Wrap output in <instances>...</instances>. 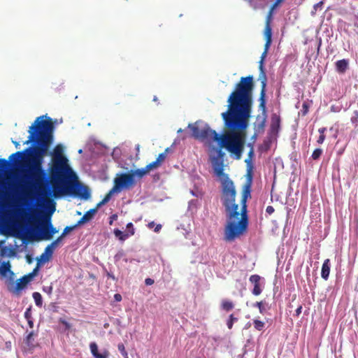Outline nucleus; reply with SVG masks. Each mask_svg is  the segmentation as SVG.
Wrapping results in <instances>:
<instances>
[{"instance_id":"44","label":"nucleus","mask_w":358,"mask_h":358,"mask_svg":"<svg viewBox=\"0 0 358 358\" xmlns=\"http://www.w3.org/2000/svg\"><path fill=\"white\" fill-rule=\"evenodd\" d=\"M127 229H129V236H132L135 233V231H134V225L131 222H129L127 224Z\"/></svg>"},{"instance_id":"15","label":"nucleus","mask_w":358,"mask_h":358,"mask_svg":"<svg viewBox=\"0 0 358 358\" xmlns=\"http://www.w3.org/2000/svg\"><path fill=\"white\" fill-rule=\"evenodd\" d=\"M96 211V208L90 209V210L87 211L84 215L78 221L77 224L79 226L92 220Z\"/></svg>"},{"instance_id":"13","label":"nucleus","mask_w":358,"mask_h":358,"mask_svg":"<svg viewBox=\"0 0 358 358\" xmlns=\"http://www.w3.org/2000/svg\"><path fill=\"white\" fill-rule=\"evenodd\" d=\"M10 267L9 262H3L0 266V275L6 277L9 273L10 275V279H11L14 275V273L10 270Z\"/></svg>"},{"instance_id":"60","label":"nucleus","mask_w":358,"mask_h":358,"mask_svg":"<svg viewBox=\"0 0 358 358\" xmlns=\"http://www.w3.org/2000/svg\"><path fill=\"white\" fill-rule=\"evenodd\" d=\"M27 257L28 262L31 263V258L29 256H27Z\"/></svg>"},{"instance_id":"51","label":"nucleus","mask_w":358,"mask_h":358,"mask_svg":"<svg viewBox=\"0 0 358 358\" xmlns=\"http://www.w3.org/2000/svg\"><path fill=\"white\" fill-rule=\"evenodd\" d=\"M114 299H115V301H117V302H120V301H122V299L121 294H115L114 295Z\"/></svg>"},{"instance_id":"24","label":"nucleus","mask_w":358,"mask_h":358,"mask_svg":"<svg viewBox=\"0 0 358 358\" xmlns=\"http://www.w3.org/2000/svg\"><path fill=\"white\" fill-rule=\"evenodd\" d=\"M254 156V150H253V148L252 147L249 153H248V158H247L245 160V162L247 163V164L248 165L249 168L248 169V171H247V179H248V171H251V174L252 175V164H251V162H252V158ZM248 180H246L247 181Z\"/></svg>"},{"instance_id":"46","label":"nucleus","mask_w":358,"mask_h":358,"mask_svg":"<svg viewBox=\"0 0 358 358\" xmlns=\"http://www.w3.org/2000/svg\"><path fill=\"white\" fill-rule=\"evenodd\" d=\"M63 237L62 236H59L56 240L52 241L50 244L52 245L53 248H56L59 243L62 240Z\"/></svg>"},{"instance_id":"50","label":"nucleus","mask_w":358,"mask_h":358,"mask_svg":"<svg viewBox=\"0 0 358 358\" xmlns=\"http://www.w3.org/2000/svg\"><path fill=\"white\" fill-rule=\"evenodd\" d=\"M274 210V208L272 206H268L266 208V212L269 215H271Z\"/></svg>"},{"instance_id":"22","label":"nucleus","mask_w":358,"mask_h":358,"mask_svg":"<svg viewBox=\"0 0 358 358\" xmlns=\"http://www.w3.org/2000/svg\"><path fill=\"white\" fill-rule=\"evenodd\" d=\"M234 308V304L231 301L224 299L221 302V308L227 312L231 310Z\"/></svg>"},{"instance_id":"25","label":"nucleus","mask_w":358,"mask_h":358,"mask_svg":"<svg viewBox=\"0 0 358 358\" xmlns=\"http://www.w3.org/2000/svg\"><path fill=\"white\" fill-rule=\"evenodd\" d=\"M259 107L260 109L262 110L263 114L264 115V117L262 118L261 122L259 123V124H258V128L262 129H264V127L265 126V123H266V103H259Z\"/></svg>"},{"instance_id":"31","label":"nucleus","mask_w":358,"mask_h":358,"mask_svg":"<svg viewBox=\"0 0 358 358\" xmlns=\"http://www.w3.org/2000/svg\"><path fill=\"white\" fill-rule=\"evenodd\" d=\"M50 258L51 257H50L49 256L46 255V254H45L43 252V254L41 255L39 258H37V265L36 266H38V268H39L41 264H43L45 262H48Z\"/></svg>"},{"instance_id":"7","label":"nucleus","mask_w":358,"mask_h":358,"mask_svg":"<svg viewBox=\"0 0 358 358\" xmlns=\"http://www.w3.org/2000/svg\"><path fill=\"white\" fill-rule=\"evenodd\" d=\"M27 284L24 282L22 278H20L17 280L16 283L13 282V278L9 280L8 290L12 293L18 295L20 291L26 287Z\"/></svg>"},{"instance_id":"49","label":"nucleus","mask_w":358,"mask_h":358,"mask_svg":"<svg viewBox=\"0 0 358 358\" xmlns=\"http://www.w3.org/2000/svg\"><path fill=\"white\" fill-rule=\"evenodd\" d=\"M323 3H324V2H323L322 1H320V2H318V3H315V4L314 5V6H313V9H314V10H315V11H317V10L318 8H322V5H323Z\"/></svg>"},{"instance_id":"53","label":"nucleus","mask_w":358,"mask_h":358,"mask_svg":"<svg viewBox=\"0 0 358 358\" xmlns=\"http://www.w3.org/2000/svg\"><path fill=\"white\" fill-rule=\"evenodd\" d=\"M301 310H302V306H300L296 310V315L299 316L301 313Z\"/></svg>"},{"instance_id":"26","label":"nucleus","mask_w":358,"mask_h":358,"mask_svg":"<svg viewBox=\"0 0 358 358\" xmlns=\"http://www.w3.org/2000/svg\"><path fill=\"white\" fill-rule=\"evenodd\" d=\"M149 172L146 167L143 169H138L135 171H131V172H130L131 174H134V178L135 177V176H136L139 178H143L145 175H146Z\"/></svg>"},{"instance_id":"38","label":"nucleus","mask_w":358,"mask_h":358,"mask_svg":"<svg viewBox=\"0 0 358 358\" xmlns=\"http://www.w3.org/2000/svg\"><path fill=\"white\" fill-rule=\"evenodd\" d=\"M322 154V150L320 148H317L313 152L311 157L313 159L317 160L321 157Z\"/></svg>"},{"instance_id":"43","label":"nucleus","mask_w":358,"mask_h":358,"mask_svg":"<svg viewBox=\"0 0 358 358\" xmlns=\"http://www.w3.org/2000/svg\"><path fill=\"white\" fill-rule=\"evenodd\" d=\"M24 317L26 320L32 319L31 316V307L27 308V310L24 312Z\"/></svg>"},{"instance_id":"62","label":"nucleus","mask_w":358,"mask_h":358,"mask_svg":"<svg viewBox=\"0 0 358 358\" xmlns=\"http://www.w3.org/2000/svg\"><path fill=\"white\" fill-rule=\"evenodd\" d=\"M182 129H179L178 130V133H180V132H182Z\"/></svg>"},{"instance_id":"61","label":"nucleus","mask_w":358,"mask_h":358,"mask_svg":"<svg viewBox=\"0 0 358 358\" xmlns=\"http://www.w3.org/2000/svg\"><path fill=\"white\" fill-rule=\"evenodd\" d=\"M303 108L304 109H306V110H307V108H308V106H307V105H306V104H305V103H304V104L303 105Z\"/></svg>"},{"instance_id":"29","label":"nucleus","mask_w":358,"mask_h":358,"mask_svg":"<svg viewBox=\"0 0 358 358\" xmlns=\"http://www.w3.org/2000/svg\"><path fill=\"white\" fill-rule=\"evenodd\" d=\"M35 303L38 307H41L43 304L42 296L39 292H35L32 294Z\"/></svg>"},{"instance_id":"21","label":"nucleus","mask_w":358,"mask_h":358,"mask_svg":"<svg viewBox=\"0 0 358 358\" xmlns=\"http://www.w3.org/2000/svg\"><path fill=\"white\" fill-rule=\"evenodd\" d=\"M38 272V266H36L31 273L22 276V278L26 284H28L37 275Z\"/></svg>"},{"instance_id":"28","label":"nucleus","mask_w":358,"mask_h":358,"mask_svg":"<svg viewBox=\"0 0 358 358\" xmlns=\"http://www.w3.org/2000/svg\"><path fill=\"white\" fill-rule=\"evenodd\" d=\"M114 234L116 237H117L122 241H125L129 236V234L124 233L118 229H115L114 230Z\"/></svg>"},{"instance_id":"23","label":"nucleus","mask_w":358,"mask_h":358,"mask_svg":"<svg viewBox=\"0 0 358 358\" xmlns=\"http://www.w3.org/2000/svg\"><path fill=\"white\" fill-rule=\"evenodd\" d=\"M282 1V0H275V1L271 6L267 15L266 17V20L272 22L273 20V10H275V8L278 6V5Z\"/></svg>"},{"instance_id":"17","label":"nucleus","mask_w":358,"mask_h":358,"mask_svg":"<svg viewBox=\"0 0 358 358\" xmlns=\"http://www.w3.org/2000/svg\"><path fill=\"white\" fill-rule=\"evenodd\" d=\"M41 238L43 240H50L52 238L50 227L47 222L44 223L41 228Z\"/></svg>"},{"instance_id":"19","label":"nucleus","mask_w":358,"mask_h":358,"mask_svg":"<svg viewBox=\"0 0 358 358\" xmlns=\"http://www.w3.org/2000/svg\"><path fill=\"white\" fill-rule=\"evenodd\" d=\"M336 68L338 72L344 73L348 68V61L347 59H341L336 62Z\"/></svg>"},{"instance_id":"57","label":"nucleus","mask_w":358,"mask_h":358,"mask_svg":"<svg viewBox=\"0 0 358 358\" xmlns=\"http://www.w3.org/2000/svg\"><path fill=\"white\" fill-rule=\"evenodd\" d=\"M155 224L154 222H150L148 223V228L152 229V227H155Z\"/></svg>"},{"instance_id":"8","label":"nucleus","mask_w":358,"mask_h":358,"mask_svg":"<svg viewBox=\"0 0 358 358\" xmlns=\"http://www.w3.org/2000/svg\"><path fill=\"white\" fill-rule=\"evenodd\" d=\"M260 280L261 277L257 274L252 275L249 278V281L254 286L252 290V293L255 296L259 295L262 292V289L260 286Z\"/></svg>"},{"instance_id":"39","label":"nucleus","mask_w":358,"mask_h":358,"mask_svg":"<svg viewBox=\"0 0 358 358\" xmlns=\"http://www.w3.org/2000/svg\"><path fill=\"white\" fill-rule=\"evenodd\" d=\"M118 350L120 352L122 355L124 357V358H128V353L127 350H125V347L123 343H119L117 345Z\"/></svg>"},{"instance_id":"63","label":"nucleus","mask_w":358,"mask_h":358,"mask_svg":"<svg viewBox=\"0 0 358 358\" xmlns=\"http://www.w3.org/2000/svg\"><path fill=\"white\" fill-rule=\"evenodd\" d=\"M137 150L138 151L139 150V145H137Z\"/></svg>"},{"instance_id":"55","label":"nucleus","mask_w":358,"mask_h":358,"mask_svg":"<svg viewBox=\"0 0 358 358\" xmlns=\"http://www.w3.org/2000/svg\"><path fill=\"white\" fill-rule=\"evenodd\" d=\"M161 229H162V225L159 224L155 226L154 231L155 232H159L161 230Z\"/></svg>"},{"instance_id":"2","label":"nucleus","mask_w":358,"mask_h":358,"mask_svg":"<svg viewBox=\"0 0 358 358\" xmlns=\"http://www.w3.org/2000/svg\"><path fill=\"white\" fill-rule=\"evenodd\" d=\"M252 174L248 171V179L244 183L241 192V213L235 203L236 192L234 182L226 177L222 181V203L227 213L229 221L224 228V239L233 241L243 234L248 229V216L247 201L251 198Z\"/></svg>"},{"instance_id":"36","label":"nucleus","mask_w":358,"mask_h":358,"mask_svg":"<svg viewBox=\"0 0 358 358\" xmlns=\"http://www.w3.org/2000/svg\"><path fill=\"white\" fill-rule=\"evenodd\" d=\"M78 225L77 223L73 226H67L64 228L63 232L62 233L61 236L62 237H64L66 234H68L71 231L74 230Z\"/></svg>"},{"instance_id":"18","label":"nucleus","mask_w":358,"mask_h":358,"mask_svg":"<svg viewBox=\"0 0 358 358\" xmlns=\"http://www.w3.org/2000/svg\"><path fill=\"white\" fill-rule=\"evenodd\" d=\"M261 80V92L259 96V103H266V87L267 78H259Z\"/></svg>"},{"instance_id":"20","label":"nucleus","mask_w":358,"mask_h":358,"mask_svg":"<svg viewBox=\"0 0 358 358\" xmlns=\"http://www.w3.org/2000/svg\"><path fill=\"white\" fill-rule=\"evenodd\" d=\"M16 255L15 250L14 248H10L7 246H3L0 248V256L1 257H13Z\"/></svg>"},{"instance_id":"59","label":"nucleus","mask_w":358,"mask_h":358,"mask_svg":"<svg viewBox=\"0 0 358 358\" xmlns=\"http://www.w3.org/2000/svg\"><path fill=\"white\" fill-rule=\"evenodd\" d=\"M13 144L15 145V148H18L20 145V143L17 141H13Z\"/></svg>"},{"instance_id":"6","label":"nucleus","mask_w":358,"mask_h":358,"mask_svg":"<svg viewBox=\"0 0 358 358\" xmlns=\"http://www.w3.org/2000/svg\"><path fill=\"white\" fill-rule=\"evenodd\" d=\"M66 179H63L60 184L64 186H67L69 192L67 194H74L83 199H88L90 197V191L87 186L83 185L78 182L76 183V186L71 185L70 182H65ZM66 195V194H65Z\"/></svg>"},{"instance_id":"48","label":"nucleus","mask_w":358,"mask_h":358,"mask_svg":"<svg viewBox=\"0 0 358 358\" xmlns=\"http://www.w3.org/2000/svg\"><path fill=\"white\" fill-rule=\"evenodd\" d=\"M53 288L52 286L45 287H43V291L46 292L48 295H51L52 293Z\"/></svg>"},{"instance_id":"45","label":"nucleus","mask_w":358,"mask_h":358,"mask_svg":"<svg viewBox=\"0 0 358 358\" xmlns=\"http://www.w3.org/2000/svg\"><path fill=\"white\" fill-rule=\"evenodd\" d=\"M351 122L352 123H357L358 122V111L355 110L353 113V115L351 117Z\"/></svg>"},{"instance_id":"11","label":"nucleus","mask_w":358,"mask_h":358,"mask_svg":"<svg viewBox=\"0 0 358 358\" xmlns=\"http://www.w3.org/2000/svg\"><path fill=\"white\" fill-rule=\"evenodd\" d=\"M91 353L94 358H108L109 352L108 350H104L102 353L98 351V346L96 343H91L90 345Z\"/></svg>"},{"instance_id":"1","label":"nucleus","mask_w":358,"mask_h":358,"mask_svg":"<svg viewBox=\"0 0 358 358\" xmlns=\"http://www.w3.org/2000/svg\"><path fill=\"white\" fill-rule=\"evenodd\" d=\"M253 78L252 76L242 77L236 84L234 91L228 98V110L222 113L225 127L229 131L220 135L205 124L199 127L198 122L189 124L188 127L192 131V136L200 141L209 143L221 140L220 147L225 148L230 153L239 159L243 149V139L240 132L245 129L248 124L252 108V91Z\"/></svg>"},{"instance_id":"10","label":"nucleus","mask_w":358,"mask_h":358,"mask_svg":"<svg viewBox=\"0 0 358 358\" xmlns=\"http://www.w3.org/2000/svg\"><path fill=\"white\" fill-rule=\"evenodd\" d=\"M264 36L266 40L264 45H271L272 43L271 22L266 20L264 30Z\"/></svg>"},{"instance_id":"58","label":"nucleus","mask_w":358,"mask_h":358,"mask_svg":"<svg viewBox=\"0 0 358 358\" xmlns=\"http://www.w3.org/2000/svg\"><path fill=\"white\" fill-rule=\"evenodd\" d=\"M106 203V202H103V200H102L101 201H100L98 204H97V207H100L101 206L103 205Z\"/></svg>"},{"instance_id":"3","label":"nucleus","mask_w":358,"mask_h":358,"mask_svg":"<svg viewBox=\"0 0 358 358\" xmlns=\"http://www.w3.org/2000/svg\"><path fill=\"white\" fill-rule=\"evenodd\" d=\"M63 147L62 145H57L53 151L52 164L50 167V174L52 178V195L57 198L62 194L69 192L67 186L60 184L63 179L66 178V175L71 171L68 165L67 159L63 156Z\"/></svg>"},{"instance_id":"40","label":"nucleus","mask_w":358,"mask_h":358,"mask_svg":"<svg viewBox=\"0 0 358 358\" xmlns=\"http://www.w3.org/2000/svg\"><path fill=\"white\" fill-rule=\"evenodd\" d=\"M54 250L55 248H53L52 245L50 244L45 248L44 253L46 254V255L51 257L53 254Z\"/></svg>"},{"instance_id":"16","label":"nucleus","mask_w":358,"mask_h":358,"mask_svg":"<svg viewBox=\"0 0 358 358\" xmlns=\"http://www.w3.org/2000/svg\"><path fill=\"white\" fill-rule=\"evenodd\" d=\"M329 273H330V260L329 259H327L324 261L322 266V271H321L322 278L327 280L329 278Z\"/></svg>"},{"instance_id":"5","label":"nucleus","mask_w":358,"mask_h":358,"mask_svg":"<svg viewBox=\"0 0 358 358\" xmlns=\"http://www.w3.org/2000/svg\"><path fill=\"white\" fill-rule=\"evenodd\" d=\"M135 185L134 174L130 173H120L114 180L113 191L120 192L122 189H129Z\"/></svg>"},{"instance_id":"32","label":"nucleus","mask_w":358,"mask_h":358,"mask_svg":"<svg viewBox=\"0 0 358 358\" xmlns=\"http://www.w3.org/2000/svg\"><path fill=\"white\" fill-rule=\"evenodd\" d=\"M238 321V318L234 317V314H231L229 316V319L227 321V326L229 329H231L235 322Z\"/></svg>"},{"instance_id":"54","label":"nucleus","mask_w":358,"mask_h":358,"mask_svg":"<svg viewBox=\"0 0 358 358\" xmlns=\"http://www.w3.org/2000/svg\"><path fill=\"white\" fill-rule=\"evenodd\" d=\"M27 320V322H28V325L29 326L30 328H33L34 327V321H33V318L32 319H29V320Z\"/></svg>"},{"instance_id":"4","label":"nucleus","mask_w":358,"mask_h":358,"mask_svg":"<svg viewBox=\"0 0 358 358\" xmlns=\"http://www.w3.org/2000/svg\"><path fill=\"white\" fill-rule=\"evenodd\" d=\"M220 141L221 140L216 141L218 143V148H215V150L217 153L216 156H214L211 158V162L213 166L214 171L215 174L219 177H222V182L223 180L227 177V174L224 173V164H223V158L224 157V152L222 150L223 148L220 147Z\"/></svg>"},{"instance_id":"41","label":"nucleus","mask_w":358,"mask_h":358,"mask_svg":"<svg viewBox=\"0 0 358 358\" xmlns=\"http://www.w3.org/2000/svg\"><path fill=\"white\" fill-rule=\"evenodd\" d=\"M113 192H115V191H113V188L112 189H110L106 194V196H104V198L102 199L103 200V202H106V203H108L109 201V200L111 198V196L112 194H113Z\"/></svg>"},{"instance_id":"52","label":"nucleus","mask_w":358,"mask_h":358,"mask_svg":"<svg viewBox=\"0 0 358 358\" xmlns=\"http://www.w3.org/2000/svg\"><path fill=\"white\" fill-rule=\"evenodd\" d=\"M145 283L146 285H152L154 283V280L151 278H146L145 280Z\"/></svg>"},{"instance_id":"42","label":"nucleus","mask_w":358,"mask_h":358,"mask_svg":"<svg viewBox=\"0 0 358 358\" xmlns=\"http://www.w3.org/2000/svg\"><path fill=\"white\" fill-rule=\"evenodd\" d=\"M253 306H255V307H257V308H259V312H260L261 313H263V312H264V306H263V302H262V301H257V302H256V303L253 305Z\"/></svg>"},{"instance_id":"37","label":"nucleus","mask_w":358,"mask_h":358,"mask_svg":"<svg viewBox=\"0 0 358 358\" xmlns=\"http://www.w3.org/2000/svg\"><path fill=\"white\" fill-rule=\"evenodd\" d=\"M161 165L155 160L150 164H148L145 167L148 169V172L152 170L158 169Z\"/></svg>"},{"instance_id":"56","label":"nucleus","mask_w":358,"mask_h":358,"mask_svg":"<svg viewBox=\"0 0 358 358\" xmlns=\"http://www.w3.org/2000/svg\"><path fill=\"white\" fill-rule=\"evenodd\" d=\"M117 217V215H115V214H114V215H113L110 217V219H111V220H110V221L109 224H112L113 221L114 220H116Z\"/></svg>"},{"instance_id":"14","label":"nucleus","mask_w":358,"mask_h":358,"mask_svg":"<svg viewBox=\"0 0 358 358\" xmlns=\"http://www.w3.org/2000/svg\"><path fill=\"white\" fill-rule=\"evenodd\" d=\"M50 202H51V203L48 206V220H50V217L51 216V215L55 212V203H52V201H50ZM48 223V227H50V233H51V235L52 236L57 233V230L56 229V228L53 227L52 224L50 223V220H48L47 222Z\"/></svg>"},{"instance_id":"30","label":"nucleus","mask_w":358,"mask_h":358,"mask_svg":"<svg viewBox=\"0 0 358 358\" xmlns=\"http://www.w3.org/2000/svg\"><path fill=\"white\" fill-rule=\"evenodd\" d=\"M33 336H34V332L31 331L27 336L26 339H25V343L29 348H33L34 347V345L33 343V341H34Z\"/></svg>"},{"instance_id":"27","label":"nucleus","mask_w":358,"mask_h":358,"mask_svg":"<svg viewBox=\"0 0 358 358\" xmlns=\"http://www.w3.org/2000/svg\"><path fill=\"white\" fill-rule=\"evenodd\" d=\"M245 1H247L249 5L255 10L260 8L263 5V3L266 1V0H245Z\"/></svg>"},{"instance_id":"47","label":"nucleus","mask_w":358,"mask_h":358,"mask_svg":"<svg viewBox=\"0 0 358 358\" xmlns=\"http://www.w3.org/2000/svg\"><path fill=\"white\" fill-rule=\"evenodd\" d=\"M59 322L62 323L63 325H64V327L66 329H69L71 328V324L68 322H66L65 320L60 318Z\"/></svg>"},{"instance_id":"12","label":"nucleus","mask_w":358,"mask_h":358,"mask_svg":"<svg viewBox=\"0 0 358 358\" xmlns=\"http://www.w3.org/2000/svg\"><path fill=\"white\" fill-rule=\"evenodd\" d=\"M280 127V117L274 113L271 118V131L272 133H278Z\"/></svg>"},{"instance_id":"35","label":"nucleus","mask_w":358,"mask_h":358,"mask_svg":"<svg viewBox=\"0 0 358 358\" xmlns=\"http://www.w3.org/2000/svg\"><path fill=\"white\" fill-rule=\"evenodd\" d=\"M169 150V148L166 149L164 152L160 153L157 158L156 159V161L162 165V163L164 162V160L166 158V152Z\"/></svg>"},{"instance_id":"33","label":"nucleus","mask_w":358,"mask_h":358,"mask_svg":"<svg viewBox=\"0 0 358 358\" xmlns=\"http://www.w3.org/2000/svg\"><path fill=\"white\" fill-rule=\"evenodd\" d=\"M325 131H326V128L325 127H322V128L319 129L318 131L320 133V136H319L318 139L317 140V143L318 144L323 143V142H324V141L325 139V135H324Z\"/></svg>"},{"instance_id":"9","label":"nucleus","mask_w":358,"mask_h":358,"mask_svg":"<svg viewBox=\"0 0 358 358\" xmlns=\"http://www.w3.org/2000/svg\"><path fill=\"white\" fill-rule=\"evenodd\" d=\"M271 45H264V50L262 52L259 62V69L260 71L259 78H266V75L264 71V62L267 56L269 48Z\"/></svg>"},{"instance_id":"34","label":"nucleus","mask_w":358,"mask_h":358,"mask_svg":"<svg viewBox=\"0 0 358 358\" xmlns=\"http://www.w3.org/2000/svg\"><path fill=\"white\" fill-rule=\"evenodd\" d=\"M253 324L254 327L258 331H262L265 326V323L259 320H254Z\"/></svg>"}]
</instances>
